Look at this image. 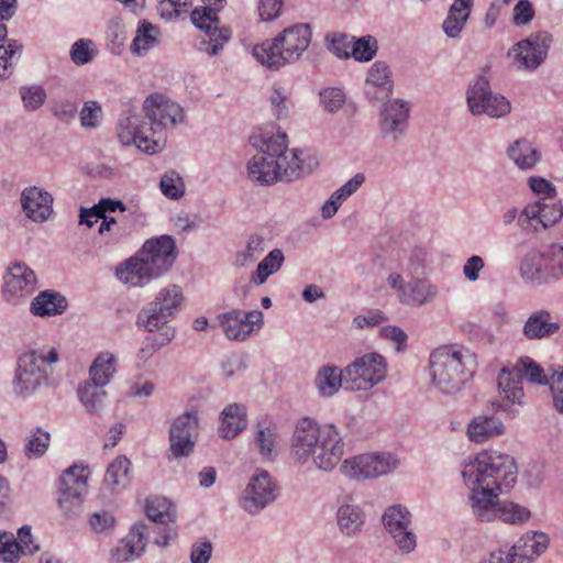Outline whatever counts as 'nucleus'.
<instances>
[{"instance_id":"obj_21","label":"nucleus","mask_w":563,"mask_h":563,"mask_svg":"<svg viewBox=\"0 0 563 563\" xmlns=\"http://www.w3.org/2000/svg\"><path fill=\"white\" fill-rule=\"evenodd\" d=\"M519 275L526 285L544 286L556 283L545 245L528 251L520 260Z\"/></svg>"},{"instance_id":"obj_51","label":"nucleus","mask_w":563,"mask_h":563,"mask_svg":"<svg viewBox=\"0 0 563 563\" xmlns=\"http://www.w3.org/2000/svg\"><path fill=\"white\" fill-rule=\"evenodd\" d=\"M531 517V511L519 504L512 501H501L499 506L498 518L506 523L519 525L527 522Z\"/></svg>"},{"instance_id":"obj_8","label":"nucleus","mask_w":563,"mask_h":563,"mask_svg":"<svg viewBox=\"0 0 563 563\" xmlns=\"http://www.w3.org/2000/svg\"><path fill=\"white\" fill-rule=\"evenodd\" d=\"M536 385H547L548 376L532 358L521 357L511 368L503 367L498 374V398L490 402L493 410H500L514 418L525 404L523 378Z\"/></svg>"},{"instance_id":"obj_63","label":"nucleus","mask_w":563,"mask_h":563,"mask_svg":"<svg viewBox=\"0 0 563 563\" xmlns=\"http://www.w3.org/2000/svg\"><path fill=\"white\" fill-rule=\"evenodd\" d=\"M555 280L563 278V242H553L545 245Z\"/></svg>"},{"instance_id":"obj_23","label":"nucleus","mask_w":563,"mask_h":563,"mask_svg":"<svg viewBox=\"0 0 563 563\" xmlns=\"http://www.w3.org/2000/svg\"><path fill=\"white\" fill-rule=\"evenodd\" d=\"M563 217V206L561 201L554 199L538 200L529 203L521 211L518 223L522 229L532 225L537 231L538 225L547 229L555 224Z\"/></svg>"},{"instance_id":"obj_38","label":"nucleus","mask_w":563,"mask_h":563,"mask_svg":"<svg viewBox=\"0 0 563 563\" xmlns=\"http://www.w3.org/2000/svg\"><path fill=\"white\" fill-rule=\"evenodd\" d=\"M314 384L318 391L323 397H332L338 393L341 386L347 389V379H345V368L340 369L334 365L321 367L316 376Z\"/></svg>"},{"instance_id":"obj_11","label":"nucleus","mask_w":563,"mask_h":563,"mask_svg":"<svg viewBox=\"0 0 563 563\" xmlns=\"http://www.w3.org/2000/svg\"><path fill=\"white\" fill-rule=\"evenodd\" d=\"M181 301L183 295L178 286L170 285L162 289L155 299L137 313L136 325L151 333L164 330L179 310Z\"/></svg>"},{"instance_id":"obj_37","label":"nucleus","mask_w":563,"mask_h":563,"mask_svg":"<svg viewBox=\"0 0 563 563\" xmlns=\"http://www.w3.org/2000/svg\"><path fill=\"white\" fill-rule=\"evenodd\" d=\"M277 428L268 419H262L254 426V444L263 459L272 460L276 455Z\"/></svg>"},{"instance_id":"obj_25","label":"nucleus","mask_w":563,"mask_h":563,"mask_svg":"<svg viewBox=\"0 0 563 563\" xmlns=\"http://www.w3.org/2000/svg\"><path fill=\"white\" fill-rule=\"evenodd\" d=\"M20 203L25 217L36 223H43L53 213V196L37 186L25 187L20 195Z\"/></svg>"},{"instance_id":"obj_29","label":"nucleus","mask_w":563,"mask_h":563,"mask_svg":"<svg viewBox=\"0 0 563 563\" xmlns=\"http://www.w3.org/2000/svg\"><path fill=\"white\" fill-rule=\"evenodd\" d=\"M146 530L147 526L144 522H135L129 534L111 550L112 560L117 563H123L141 556L146 545Z\"/></svg>"},{"instance_id":"obj_43","label":"nucleus","mask_w":563,"mask_h":563,"mask_svg":"<svg viewBox=\"0 0 563 563\" xmlns=\"http://www.w3.org/2000/svg\"><path fill=\"white\" fill-rule=\"evenodd\" d=\"M131 462L126 456L115 457L107 467L104 484L112 490L124 488L131 479Z\"/></svg>"},{"instance_id":"obj_26","label":"nucleus","mask_w":563,"mask_h":563,"mask_svg":"<svg viewBox=\"0 0 563 563\" xmlns=\"http://www.w3.org/2000/svg\"><path fill=\"white\" fill-rule=\"evenodd\" d=\"M336 525L339 531L347 538L361 534L365 525V512L354 500L352 495H343L338 498Z\"/></svg>"},{"instance_id":"obj_24","label":"nucleus","mask_w":563,"mask_h":563,"mask_svg":"<svg viewBox=\"0 0 563 563\" xmlns=\"http://www.w3.org/2000/svg\"><path fill=\"white\" fill-rule=\"evenodd\" d=\"M410 108L401 99H394L384 104L379 115V130L384 137L397 141L408 129Z\"/></svg>"},{"instance_id":"obj_30","label":"nucleus","mask_w":563,"mask_h":563,"mask_svg":"<svg viewBox=\"0 0 563 563\" xmlns=\"http://www.w3.org/2000/svg\"><path fill=\"white\" fill-rule=\"evenodd\" d=\"M470 501L473 515L483 522H489L498 518L499 506L498 495L503 492L485 488H470Z\"/></svg>"},{"instance_id":"obj_49","label":"nucleus","mask_w":563,"mask_h":563,"mask_svg":"<svg viewBox=\"0 0 563 563\" xmlns=\"http://www.w3.org/2000/svg\"><path fill=\"white\" fill-rule=\"evenodd\" d=\"M49 442V432L41 428L34 429L25 439L24 455L30 460L42 457L46 453Z\"/></svg>"},{"instance_id":"obj_64","label":"nucleus","mask_w":563,"mask_h":563,"mask_svg":"<svg viewBox=\"0 0 563 563\" xmlns=\"http://www.w3.org/2000/svg\"><path fill=\"white\" fill-rule=\"evenodd\" d=\"M89 523L91 529L97 533L108 532L113 529L115 525L114 516L107 511H96L90 516Z\"/></svg>"},{"instance_id":"obj_36","label":"nucleus","mask_w":563,"mask_h":563,"mask_svg":"<svg viewBox=\"0 0 563 563\" xmlns=\"http://www.w3.org/2000/svg\"><path fill=\"white\" fill-rule=\"evenodd\" d=\"M318 166L319 158L313 153L300 150H288L286 181H292L294 179L310 175Z\"/></svg>"},{"instance_id":"obj_13","label":"nucleus","mask_w":563,"mask_h":563,"mask_svg":"<svg viewBox=\"0 0 563 563\" xmlns=\"http://www.w3.org/2000/svg\"><path fill=\"white\" fill-rule=\"evenodd\" d=\"M36 289L35 272L21 261L11 262L3 274V301L14 307L24 305Z\"/></svg>"},{"instance_id":"obj_28","label":"nucleus","mask_w":563,"mask_h":563,"mask_svg":"<svg viewBox=\"0 0 563 563\" xmlns=\"http://www.w3.org/2000/svg\"><path fill=\"white\" fill-rule=\"evenodd\" d=\"M549 547V537L540 531L522 536L509 552V563H531Z\"/></svg>"},{"instance_id":"obj_45","label":"nucleus","mask_w":563,"mask_h":563,"mask_svg":"<svg viewBox=\"0 0 563 563\" xmlns=\"http://www.w3.org/2000/svg\"><path fill=\"white\" fill-rule=\"evenodd\" d=\"M159 30L146 20L139 23L136 35L131 44V52L136 56H144L158 43Z\"/></svg>"},{"instance_id":"obj_1","label":"nucleus","mask_w":563,"mask_h":563,"mask_svg":"<svg viewBox=\"0 0 563 563\" xmlns=\"http://www.w3.org/2000/svg\"><path fill=\"white\" fill-rule=\"evenodd\" d=\"M143 111L150 122L141 119L135 107L126 104L117 124V135L125 146L135 145L146 154H155L165 145L163 132L183 123L185 111L162 93L150 95L144 100Z\"/></svg>"},{"instance_id":"obj_46","label":"nucleus","mask_w":563,"mask_h":563,"mask_svg":"<svg viewBox=\"0 0 563 563\" xmlns=\"http://www.w3.org/2000/svg\"><path fill=\"white\" fill-rule=\"evenodd\" d=\"M115 356L110 352L100 353L89 367V379L107 386L115 374Z\"/></svg>"},{"instance_id":"obj_57","label":"nucleus","mask_w":563,"mask_h":563,"mask_svg":"<svg viewBox=\"0 0 563 563\" xmlns=\"http://www.w3.org/2000/svg\"><path fill=\"white\" fill-rule=\"evenodd\" d=\"M21 543L12 532L0 531V559L5 563H15L20 559Z\"/></svg>"},{"instance_id":"obj_34","label":"nucleus","mask_w":563,"mask_h":563,"mask_svg":"<svg viewBox=\"0 0 563 563\" xmlns=\"http://www.w3.org/2000/svg\"><path fill=\"white\" fill-rule=\"evenodd\" d=\"M438 296V287L426 278H412L406 283L399 301L411 307H421L431 302Z\"/></svg>"},{"instance_id":"obj_2","label":"nucleus","mask_w":563,"mask_h":563,"mask_svg":"<svg viewBox=\"0 0 563 563\" xmlns=\"http://www.w3.org/2000/svg\"><path fill=\"white\" fill-rule=\"evenodd\" d=\"M291 454L301 464L311 459L316 467L330 472L344 454L343 438L335 424L320 426L303 417L297 422L292 434Z\"/></svg>"},{"instance_id":"obj_15","label":"nucleus","mask_w":563,"mask_h":563,"mask_svg":"<svg viewBox=\"0 0 563 563\" xmlns=\"http://www.w3.org/2000/svg\"><path fill=\"white\" fill-rule=\"evenodd\" d=\"M399 465V460L391 453L361 454L346 459L341 465V473L351 479L361 481L385 476Z\"/></svg>"},{"instance_id":"obj_48","label":"nucleus","mask_w":563,"mask_h":563,"mask_svg":"<svg viewBox=\"0 0 563 563\" xmlns=\"http://www.w3.org/2000/svg\"><path fill=\"white\" fill-rule=\"evenodd\" d=\"M266 247L265 240L258 234H253L247 239L246 245L243 250L236 252L233 265L240 268H245L255 263L264 253Z\"/></svg>"},{"instance_id":"obj_5","label":"nucleus","mask_w":563,"mask_h":563,"mask_svg":"<svg viewBox=\"0 0 563 563\" xmlns=\"http://www.w3.org/2000/svg\"><path fill=\"white\" fill-rule=\"evenodd\" d=\"M515 459L498 451H482L464 463L462 477L468 488L508 492L517 481Z\"/></svg>"},{"instance_id":"obj_9","label":"nucleus","mask_w":563,"mask_h":563,"mask_svg":"<svg viewBox=\"0 0 563 563\" xmlns=\"http://www.w3.org/2000/svg\"><path fill=\"white\" fill-rule=\"evenodd\" d=\"M312 31L308 23L286 27L277 36L253 47L254 58L268 69H279L297 62L311 43Z\"/></svg>"},{"instance_id":"obj_14","label":"nucleus","mask_w":563,"mask_h":563,"mask_svg":"<svg viewBox=\"0 0 563 563\" xmlns=\"http://www.w3.org/2000/svg\"><path fill=\"white\" fill-rule=\"evenodd\" d=\"M387 362L376 352L366 353L356 357L345 367L347 389L367 390L386 378Z\"/></svg>"},{"instance_id":"obj_33","label":"nucleus","mask_w":563,"mask_h":563,"mask_svg":"<svg viewBox=\"0 0 563 563\" xmlns=\"http://www.w3.org/2000/svg\"><path fill=\"white\" fill-rule=\"evenodd\" d=\"M247 427V412L242 404L233 402L223 408L220 415L219 434L222 439L236 438Z\"/></svg>"},{"instance_id":"obj_55","label":"nucleus","mask_w":563,"mask_h":563,"mask_svg":"<svg viewBox=\"0 0 563 563\" xmlns=\"http://www.w3.org/2000/svg\"><path fill=\"white\" fill-rule=\"evenodd\" d=\"M159 187L164 196L177 200L185 194L183 178L175 170L166 172L159 181Z\"/></svg>"},{"instance_id":"obj_7","label":"nucleus","mask_w":563,"mask_h":563,"mask_svg":"<svg viewBox=\"0 0 563 563\" xmlns=\"http://www.w3.org/2000/svg\"><path fill=\"white\" fill-rule=\"evenodd\" d=\"M475 372V357L464 349L441 346L430 355V374L433 386L445 395L462 390Z\"/></svg>"},{"instance_id":"obj_4","label":"nucleus","mask_w":563,"mask_h":563,"mask_svg":"<svg viewBox=\"0 0 563 563\" xmlns=\"http://www.w3.org/2000/svg\"><path fill=\"white\" fill-rule=\"evenodd\" d=\"M257 153L247 162V176L261 186L286 181L288 142L286 133H253L250 136Z\"/></svg>"},{"instance_id":"obj_52","label":"nucleus","mask_w":563,"mask_h":563,"mask_svg":"<svg viewBox=\"0 0 563 563\" xmlns=\"http://www.w3.org/2000/svg\"><path fill=\"white\" fill-rule=\"evenodd\" d=\"M377 51V40L372 35H366L355 37L350 55L357 62H369L375 57Z\"/></svg>"},{"instance_id":"obj_10","label":"nucleus","mask_w":563,"mask_h":563,"mask_svg":"<svg viewBox=\"0 0 563 563\" xmlns=\"http://www.w3.org/2000/svg\"><path fill=\"white\" fill-rule=\"evenodd\" d=\"M206 7L196 8L191 12L192 23L205 32L198 44L201 52H207L210 56L217 55L231 37V31L228 27H220V20L217 13L224 7L225 0H203Z\"/></svg>"},{"instance_id":"obj_39","label":"nucleus","mask_w":563,"mask_h":563,"mask_svg":"<svg viewBox=\"0 0 563 563\" xmlns=\"http://www.w3.org/2000/svg\"><path fill=\"white\" fill-rule=\"evenodd\" d=\"M473 5V0H454L443 22V31L449 37H457L463 30Z\"/></svg>"},{"instance_id":"obj_44","label":"nucleus","mask_w":563,"mask_h":563,"mask_svg":"<svg viewBox=\"0 0 563 563\" xmlns=\"http://www.w3.org/2000/svg\"><path fill=\"white\" fill-rule=\"evenodd\" d=\"M145 512L153 522L167 525L176 520V507L162 496H153L146 499Z\"/></svg>"},{"instance_id":"obj_59","label":"nucleus","mask_w":563,"mask_h":563,"mask_svg":"<svg viewBox=\"0 0 563 563\" xmlns=\"http://www.w3.org/2000/svg\"><path fill=\"white\" fill-rule=\"evenodd\" d=\"M93 42L89 38H79L70 47V59L75 65H86L92 60L95 51Z\"/></svg>"},{"instance_id":"obj_42","label":"nucleus","mask_w":563,"mask_h":563,"mask_svg":"<svg viewBox=\"0 0 563 563\" xmlns=\"http://www.w3.org/2000/svg\"><path fill=\"white\" fill-rule=\"evenodd\" d=\"M158 335H148L144 339L136 354V366L143 367L156 351L168 344L175 338V329L167 327L159 330Z\"/></svg>"},{"instance_id":"obj_35","label":"nucleus","mask_w":563,"mask_h":563,"mask_svg":"<svg viewBox=\"0 0 563 563\" xmlns=\"http://www.w3.org/2000/svg\"><path fill=\"white\" fill-rule=\"evenodd\" d=\"M68 306V301L60 292L47 289L38 292L30 305V312L36 317H53L63 314Z\"/></svg>"},{"instance_id":"obj_54","label":"nucleus","mask_w":563,"mask_h":563,"mask_svg":"<svg viewBox=\"0 0 563 563\" xmlns=\"http://www.w3.org/2000/svg\"><path fill=\"white\" fill-rule=\"evenodd\" d=\"M23 45L18 40H9L7 44L0 45V78H8L13 71L11 59L20 55Z\"/></svg>"},{"instance_id":"obj_60","label":"nucleus","mask_w":563,"mask_h":563,"mask_svg":"<svg viewBox=\"0 0 563 563\" xmlns=\"http://www.w3.org/2000/svg\"><path fill=\"white\" fill-rule=\"evenodd\" d=\"M102 109L98 101H86L79 112L80 124L85 129H96L101 120Z\"/></svg>"},{"instance_id":"obj_3","label":"nucleus","mask_w":563,"mask_h":563,"mask_svg":"<svg viewBox=\"0 0 563 563\" xmlns=\"http://www.w3.org/2000/svg\"><path fill=\"white\" fill-rule=\"evenodd\" d=\"M176 257V244L170 235L152 238L135 256L120 264L115 274L122 283L131 287H143L167 273Z\"/></svg>"},{"instance_id":"obj_27","label":"nucleus","mask_w":563,"mask_h":563,"mask_svg":"<svg viewBox=\"0 0 563 563\" xmlns=\"http://www.w3.org/2000/svg\"><path fill=\"white\" fill-rule=\"evenodd\" d=\"M394 81L389 66L382 60L369 68L365 81V96L371 102L388 99L393 93Z\"/></svg>"},{"instance_id":"obj_17","label":"nucleus","mask_w":563,"mask_h":563,"mask_svg":"<svg viewBox=\"0 0 563 563\" xmlns=\"http://www.w3.org/2000/svg\"><path fill=\"white\" fill-rule=\"evenodd\" d=\"M277 498V486L267 471H257L241 496V507L250 515L260 514Z\"/></svg>"},{"instance_id":"obj_16","label":"nucleus","mask_w":563,"mask_h":563,"mask_svg":"<svg viewBox=\"0 0 563 563\" xmlns=\"http://www.w3.org/2000/svg\"><path fill=\"white\" fill-rule=\"evenodd\" d=\"M552 41L551 33L547 31L534 32L516 43L507 55L519 62L521 69L536 70L545 60Z\"/></svg>"},{"instance_id":"obj_40","label":"nucleus","mask_w":563,"mask_h":563,"mask_svg":"<svg viewBox=\"0 0 563 563\" xmlns=\"http://www.w3.org/2000/svg\"><path fill=\"white\" fill-rule=\"evenodd\" d=\"M508 157L520 169L533 168L541 159V153L526 139L516 140L507 150Z\"/></svg>"},{"instance_id":"obj_22","label":"nucleus","mask_w":563,"mask_h":563,"mask_svg":"<svg viewBox=\"0 0 563 563\" xmlns=\"http://www.w3.org/2000/svg\"><path fill=\"white\" fill-rule=\"evenodd\" d=\"M218 321L229 340L245 341L253 332L262 328L263 313L260 310L244 312L240 309H232L220 313Z\"/></svg>"},{"instance_id":"obj_12","label":"nucleus","mask_w":563,"mask_h":563,"mask_svg":"<svg viewBox=\"0 0 563 563\" xmlns=\"http://www.w3.org/2000/svg\"><path fill=\"white\" fill-rule=\"evenodd\" d=\"M466 103L473 115L487 114L490 118H501L511 110L510 101L490 90L488 78L481 74L472 81L466 90Z\"/></svg>"},{"instance_id":"obj_47","label":"nucleus","mask_w":563,"mask_h":563,"mask_svg":"<svg viewBox=\"0 0 563 563\" xmlns=\"http://www.w3.org/2000/svg\"><path fill=\"white\" fill-rule=\"evenodd\" d=\"M285 261L282 250H272L258 264L256 269L251 274V282L255 285H263L267 278L277 273Z\"/></svg>"},{"instance_id":"obj_56","label":"nucleus","mask_w":563,"mask_h":563,"mask_svg":"<svg viewBox=\"0 0 563 563\" xmlns=\"http://www.w3.org/2000/svg\"><path fill=\"white\" fill-rule=\"evenodd\" d=\"M51 111L53 117L62 123H70L77 112L78 103L75 99L59 98L52 101Z\"/></svg>"},{"instance_id":"obj_58","label":"nucleus","mask_w":563,"mask_h":563,"mask_svg":"<svg viewBox=\"0 0 563 563\" xmlns=\"http://www.w3.org/2000/svg\"><path fill=\"white\" fill-rule=\"evenodd\" d=\"M126 41V31L119 20H112L107 31V46L111 54H121Z\"/></svg>"},{"instance_id":"obj_61","label":"nucleus","mask_w":563,"mask_h":563,"mask_svg":"<svg viewBox=\"0 0 563 563\" xmlns=\"http://www.w3.org/2000/svg\"><path fill=\"white\" fill-rule=\"evenodd\" d=\"M321 103L330 113L336 112L345 102V93L342 89L329 87L320 91Z\"/></svg>"},{"instance_id":"obj_19","label":"nucleus","mask_w":563,"mask_h":563,"mask_svg":"<svg viewBox=\"0 0 563 563\" xmlns=\"http://www.w3.org/2000/svg\"><path fill=\"white\" fill-rule=\"evenodd\" d=\"M382 521L401 552L410 553L416 549L417 537L410 529L411 514L407 507L399 504L387 507Z\"/></svg>"},{"instance_id":"obj_53","label":"nucleus","mask_w":563,"mask_h":563,"mask_svg":"<svg viewBox=\"0 0 563 563\" xmlns=\"http://www.w3.org/2000/svg\"><path fill=\"white\" fill-rule=\"evenodd\" d=\"M355 36L343 33L328 34L325 36L328 49L340 59H349Z\"/></svg>"},{"instance_id":"obj_20","label":"nucleus","mask_w":563,"mask_h":563,"mask_svg":"<svg viewBox=\"0 0 563 563\" xmlns=\"http://www.w3.org/2000/svg\"><path fill=\"white\" fill-rule=\"evenodd\" d=\"M85 468L77 465L67 468L60 476L58 504L65 515L79 512L82 504V494L86 490L87 475Z\"/></svg>"},{"instance_id":"obj_41","label":"nucleus","mask_w":563,"mask_h":563,"mask_svg":"<svg viewBox=\"0 0 563 563\" xmlns=\"http://www.w3.org/2000/svg\"><path fill=\"white\" fill-rule=\"evenodd\" d=\"M104 387L91 380H85L78 386V399L89 413L99 415L102 411L107 398Z\"/></svg>"},{"instance_id":"obj_18","label":"nucleus","mask_w":563,"mask_h":563,"mask_svg":"<svg viewBox=\"0 0 563 563\" xmlns=\"http://www.w3.org/2000/svg\"><path fill=\"white\" fill-rule=\"evenodd\" d=\"M199 428L196 412H184L176 417L169 428V452L174 459L189 456L194 452Z\"/></svg>"},{"instance_id":"obj_50","label":"nucleus","mask_w":563,"mask_h":563,"mask_svg":"<svg viewBox=\"0 0 563 563\" xmlns=\"http://www.w3.org/2000/svg\"><path fill=\"white\" fill-rule=\"evenodd\" d=\"M19 95L24 109L29 112L38 110L47 98L44 87L37 84L21 86Z\"/></svg>"},{"instance_id":"obj_31","label":"nucleus","mask_w":563,"mask_h":563,"mask_svg":"<svg viewBox=\"0 0 563 563\" xmlns=\"http://www.w3.org/2000/svg\"><path fill=\"white\" fill-rule=\"evenodd\" d=\"M560 322L545 309L533 311L526 320L522 333L530 341L542 340L556 334Z\"/></svg>"},{"instance_id":"obj_6","label":"nucleus","mask_w":563,"mask_h":563,"mask_svg":"<svg viewBox=\"0 0 563 563\" xmlns=\"http://www.w3.org/2000/svg\"><path fill=\"white\" fill-rule=\"evenodd\" d=\"M58 361L59 354L52 346H30L20 353L12 379L14 395L27 399L48 386L53 375L52 366Z\"/></svg>"},{"instance_id":"obj_32","label":"nucleus","mask_w":563,"mask_h":563,"mask_svg":"<svg viewBox=\"0 0 563 563\" xmlns=\"http://www.w3.org/2000/svg\"><path fill=\"white\" fill-rule=\"evenodd\" d=\"M505 432V426L494 413L484 412L475 416L466 427V434L471 442L484 443Z\"/></svg>"},{"instance_id":"obj_62","label":"nucleus","mask_w":563,"mask_h":563,"mask_svg":"<svg viewBox=\"0 0 563 563\" xmlns=\"http://www.w3.org/2000/svg\"><path fill=\"white\" fill-rule=\"evenodd\" d=\"M288 92L280 86H275L269 97L271 106L277 119H283L288 115Z\"/></svg>"}]
</instances>
